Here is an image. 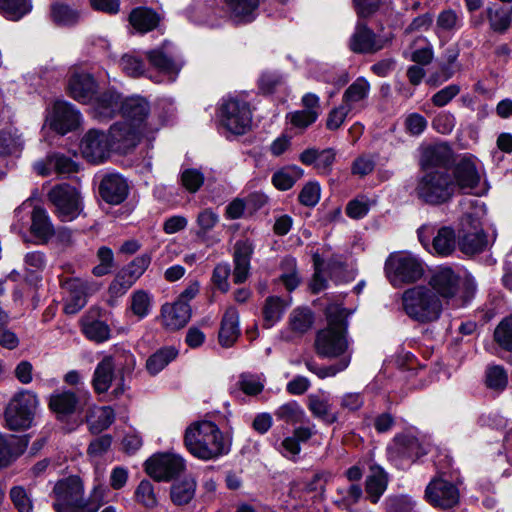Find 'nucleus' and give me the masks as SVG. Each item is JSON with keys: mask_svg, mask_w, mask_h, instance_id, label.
<instances>
[{"mask_svg": "<svg viewBox=\"0 0 512 512\" xmlns=\"http://www.w3.org/2000/svg\"><path fill=\"white\" fill-rule=\"evenodd\" d=\"M184 444L187 450L201 460H212L228 454L230 444L223 432L211 421L192 423L185 430Z\"/></svg>", "mask_w": 512, "mask_h": 512, "instance_id": "nucleus-1", "label": "nucleus"}, {"mask_svg": "<svg viewBox=\"0 0 512 512\" xmlns=\"http://www.w3.org/2000/svg\"><path fill=\"white\" fill-rule=\"evenodd\" d=\"M349 312L338 304H330L326 308L328 325L317 332L314 348L323 358H335L344 355L349 348L347 338Z\"/></svg>", "mask_w": 512, "mask_h": 512, "instance_id": "nucleus-2", "label": "nucleus"}, {"mask_svg": "<svg viewBox=\"0 0 512 512\" xmlns=\"http://www.w3.org/2000/svg\"><path fill=\"white\" fill-rule=\"evenodd\" d=\"M55 502L53 507L56 512H97L102 505L103 489L94 487L89 499L83 497L84 486L77 476L58 481L53 489Z\"/></svg>", "mask_w": 512, "mask_h": 512, "instance_id": "nucleus-3", "label": "nucleus"}, {"mask_svg": "<svg viewBox=\"0 0 512 512\" xmlns=\"http://www.w3.org/2000/svg\"><path fill=\"white\" fill-rule=\"evenodd\" d=\"M402 306L406 315L419 323L436 321L442 312L439 296L423 285L405 290L402 295Z\"/></svg>", "mask_w": 512, "mask_h": 512, "instance_id": "nucleus-4", "label": "nucleus"}, {"mask_svg": "<svg viewBox=\"0 0 512 512\" xmlns=\"http://www.w3.org/2000/svg\"><path fill=\"white\" fill-rule=\"evenodd\" d=\"M416 197L428 205H441L451 200L455 194V185L447 169L427 170L416 180Z\"/></svg>", "mask_w": 512, "mask_h": 512, "instance_id": "nucleus-5", "label": "nucleus"}, {"mask_svg": "<svg viewBox=\"0 0 512 512\" xmlns=\"http://www.w3.org/2000/svg\"><path fill=\"white\" fill-rule=\"evenodd\" d=\"M47 199L53 206V213L62 222L75 220L84 209L80 191L68 183L53 186L47 194Z\"/></svg>", "mask_w": 512, "mask_h": 512, "instance_id": "nucleus-6", "label": "nucleus"}, {"mask_svg": "<svg viewBox=\"0 0 512 512\" xmlns=\"http://www.w3.org/2000/svg\"><path fill=\"white\" fill-rule=\"evenodd\" d=\"M385 273L390 283L398 287L421 279L424 268L422 263L411 254L392 253L386 259Z\"/></svg>", "mask_w": 512, "mask_h": 512, "instance_id": "nucleus-7", "label": "nucleus"}, {"mask_svg": "<svg viewBox=\"0 0 512 512\" xmlns=\"http://www.w3.org/2000/svg\"><path fill=\"white\" fill-rule=\"evenodd\" d=\"M38 405L36 394L21 391L9 402L5 410V420L10 430H23L31 426Z\"/></svg>", "mask_w": 512, "mask_h": 512, "instance_id": "nucleus-8", "label": "nucleus"}, {"mask_svg": "<svg viewBox=\"0 0 512 512\" xmlns=\"http://www.w3.org/2000/svg\"><path fill=\"white\" fill-rule=\"evenodd\" d=\"M150 104L142 96H130V147L143 139L150 140L156 128L150 118Z\"/></svg>", "mask_w": 512, "mask_h": 512, "instance_id": "nucleus-9", "label": "nucleus"}, {"mask_svg": "<svg viewBox=\"0 0 512 512\" xmlns=\"http://www.w3.org/2000/svg\"><path fill=\"white\" fill-rule=\"evenodd\" d=\"M220 121L224 128L235 135H243L250 130L252 112L247 102L229 98L220 108Z\"/></svg>", "mask_w": 512, "mask_h": 512, "instance_id": "nucleus-10", "label": "nucleus"}, {"mask_svg": "<svg viewBox=\"0 0 512 512\" xmlns=\"http://www.w3.org/2000/svg\"><path fill=\"white\" fill-rule=\"evenodd\" d=\"M185 460L176 454H157L146 460L145 471L154 480L170 481L185 470Z\"/></svg>", "mask_w": 512, "mask_h": 512, "instance_id": "nucleus-11", "label": "nucleus"}, {"mask_svg": "<svg viewBox=\"0 0 512 512\" xmlns=\"http://www.w3.org/2000/svg\"><path fill=\"white\" fill-rule=\"evenodd\" d=\"M80 118L79 111L72 104L56 101L46 116V123L58 134L65 135L79 127Z\"/></svg>", "mask_w": 512, "mask_h": 512, "instance_id": "nucleus-12", "label": "nucleus"}, {"mask_svg": "<svg viewBox=\"0 0 512 512\" xmlns=\"http://www.w3.org/2000/svg\"><path fill=\"white\" fill-rule=\"evenodd\" d=\"M61 286L67 293L64 304L66 314L79 312L86 305L88 295L97 290L96 285L79 278H67Z\"/></svg>", "mask_w": 512, "mask_h": 512, "instance_id": "nucleus-13", "label": "nucleus"}, {"mask_svg": "<svg viewBox=\"0 0 512 512\" xmlns=\"http://www.w3.org/2000/svg\"><path fill=\"white\" fill-rule=\"evenodd\" d=\"M463 235L459 239L460 250L473 255L482 252L488 245L487 237L477 218L467 214L462 220Z\"/></svg>", "mask_w": 512, "mask_h": 512, "instance_id": "nucleus-14", "label": "nucleus"}, {"mask_svg": "<svg viewBox=\"0 0 512 512\" xmlns=\"http://www.w3.org/2000/svg\"><path fill=\"white\" fill-rule=\"evenodd\" d=\"M80 150L83 157L91 163L103 162L113 151L108 143V136L96 129L89 130L83 136Z\"/></svg>", "mask_w": 512, "mask_h": 512, "instance_id": "nucleus-15", "label": "nucleus"}, {"mask_svg": "<svg viewBox=\"0 0 512 512\" xmlns=\"http://www.w3.org/2000/svg\"><path fill=\"white\" fill-rule=\"evenodd\" d=\"M425 497L432 506L448 509L458 503L459 491L449 481L434 479L428 484L425 490Z\"/></svg>", "mask_w": 512, "mask_h": 512, "instance_id": "nucleus-16", "label": "nucleus"}, {"mask_svg": "<svg viewBox=\"0 0 512 512\" xmlns=\"http://www.w3.org/2000/svg\"><path fill=\"white\" fill-rule=\"evenodd\" d=\"M33 168L41 176H48L52 172L70 175L78 171L77 163L62 153L48 154L45 159L35 162Z\"/></svg>", "mask_w": 512, "mask_h": 512, "instance_id": "nucleus-17", "label": "nucleus"}, {"mask_svg": "<svg viewBox=\"0 0 512 512\" xmlns=\"http://www.w3.org/2000/svg\"><path fill=\"white\" fill-rule=\"evenodd\" d=\"M453 184L455 190L459 189L464 193H469L476 188L480 182V174L473 160L470 158H462L452 170Z\"/></svg>", "mask_w": 512, "mask_h": 512, "instance_id": "nucleus-18", "label": "nucleus"}, {"mask_svg": "<svg viewBox=\"0 0 512 512\" xmlns=\"http://www.w3.org/2000/svg\"><path fill=\"white\" fill-rule=\"evenodd\" d=\"M94 110L101 119H110L116 114L125 117L126 99L114 89H108L95 99Z\"/></svg>", "mask_w": 512, "mask_h": 512, "instance_id": "nucleus-19", "label": "nucleus"}, {"mask_svg": "<svg viewBox=\"0 0 512 512\" xmlns=\"http://www.w3.org/2000/svg\"><path fill=\"white\" fill-rule=\"evenodd\" d=\"M253 254V246L248 240H238L234 245L232 272L235 284L244 283L250 275V261Z\"/></svg>", "mask_w": 512, "mask_h": 512, "instance_id": "nucleus-20", "label": "nucleus"}, {"mask_svg": "<svg viewBox=\"0 0 512 512\" xmlns=\"http://www.w3.org/2000/svg\"><path fill=\"white\" fill-rule=\"evenodd\" d=\"M384 44V41L378 38L366 24L358 22L349 46L355 53H374L381 50Z\"/></svg>", "mask_w": 512, "mask_h": 512, "instance_id": "nucleus-21", "label": "nucleus"}, {"mask_svg": "<svg viewBox=\"0 0 512 512\" xmlns=\"http://www.w3.org/2000/svg\"><path fill=\"white\" fill-rule=\"evenodd\" d=\"M97 90V84L92 75L75 72L68 81L69 95L80 103H89Z\"/></svg>", "mask_w": 512, "mask_h": 512, "instance_id": "nucleus-22", "label": "nucleus"}, {"mask_svg": "<svg viewBox=\"0 0 512 512\" xmlns=\"http://www.w3.org/2000/svg\"><path fill=\"white\" fill-rule=\"evenodd\" d=\"M422 447L417 438L412 435H398L388 447L389 457L393 460H411L423 454Z\"/></svg>", "mask_w": 512, "mask_h": 512, "instance_id": "nucleus-23", "label": "nucleus"}, {"mask_svg": "<svg viewBox=\"0 0 512 512\" xmlns=\"http://www.w3.org/2000/svg\"><path fill=\"white\" fill-rule=\"evenodd\" d=\"M99 193L102 199L109 204H120L128 193V183L119 174L106 175L99 186Z\"/></svg>", "mask_w": 512, "mask_h": 512, "instance_id": "nucleus-24", "label": "nucleus"}, {"mask_svg": "<svg viewBox=\"0 0 512 512\" xmlns=\"http://www.w3.org/2000/svg\"><path fill=\"white\" fill-rule=\"evenodd\" d=\"M162 323L170 330L184 327L191 317V308L184 301H175L173 304H164L161 309Z\"/></svg>", "mask_w": 512, "mask_h": 512, "instance_id": "nucleus-25", "label": "nucleus"}, {"mask_svg": "<svg viewBox=\"0 0 512 512\" xmlns=\"http://www.w3.org/2000/svg\"><path fill=\"white\" fill-rule=\"evenodd\" d=\"M452 152L446 145L439 144L427 147L420 158L422 172L427 170L446 169L450 164Z\"/></svg>", "mask_w": 512, "mask_h": 512, "instance_id": "nucleus-26", "label": "nucleus"}, {"mask_svg": "<svg viewBox=\"0 0 512 512\" xmlns=\"http://www.w3.org/2000/svg\"><path fill=\"white\" fill-rule=\"evenodd\" d=\"M429 285L443 298H451L458 290L459 277L451 268H441L432 275Z\"/></svg>", "mask_w": 512, "mask_h": 512, "instance_id": "nucleus-27", "label": "nucleus"}, {"mask_svg": "<svg viewBox=\"0 0 512 512\" xmlns=\"http://www.w3.org/2000/svg\"><path fill=\"white\" fill-rule=\"evenodd\" d=\"M240 335L238 311L230 307L226 310L218 334L219 343L222 347H231Z\"/></svg>", "mask_w": 512, "mask_h": 512, "instance_id": "nucleus-28", "label": "nucleus"}, {"mask_svg": "<svg viewBox=\"0 0 512 512\" xmlns=\"http://www.w3.org/2000/svg\"><path fill=\"white\" fill-rule=\"evenodd\" d=\"M28 445L26 436L0 435V468L8 466L13 459L24 452Z\"/></svg>", "mask_w": 512, "mask_h": 512, "instance_id": "nucleus-29", "label": "nucleus"}, {"mask_svg": "<svg viewBox=\"0 0 512 512\" xmlns=\"http://www.w3.org/2000/svg\"><path fill=\"white\" fill-rule=\"evenodd\" d=\"M464 26L461 13L447 8L442 10L436 19L435 31L438 35L453 36Z\"/></svg>", "mask_w": 512, "mask_h": 512, "instance_id": "nucleus-30", "label": "nucleus"}, {"mask_svg": "<svg viewBox=\"0 0 512 512\" xmlns=\"http://www.w3.org/2000/svg\"><path fill=\"white\" fill-rule=\"evenodd\" d=\"M114 362L112 357L106 356L100 361L94 371L92 386L98 394L107 392L114 377Z\"/></svg>", "mask_w": 512, "mask_h": 512, "instance_id": "nucleus-31", "label": "nucleus"}, {"mask_svg": "<svg viewBox=\"0 0 512 512\" xmlns=\"http://www.w3.org/2000/svg\"><path fill=\"white\" fill-rule=\"evenodd\" d=\"M387 475L379 466H372L365 481L367 498L376 504L387 488Z\"/></svg>", "mask_w": 512, "mask_h": 512, "instance_id": "nucleus-32", "label": "nucleus"}, {"mask_svg": "<svg viewBox=\"0 0 512 512\" xmlns=\"http://www.w3.org/2000/svg\"><path fill=\"white\" fill-rule=\"evenodd\" d=\"M115 415L108 406L93 407L86 416L88 429L92 434H99L106 430L114 421Z\"/></svg>", "mask_w": 512, "mask_h": 512, "instance_id": "nucleus-33", "label": "nucleus"}, {"mask_svg": "<svg viewBox=\"0 0 512 512\" xmlns=\"http://www.w3.org/2000/svg\"><path fill=\"white\" fill-rule=\"evenodd\" d=\"M148 59L155 68L169 76L174 81L182 68V64L160 49L151 50L147 54Z\"/></svg>", "mask_w": 512, "mask_h": 512, "instance_id": "nucleus-34", "label": "nucleus"}, {"mask_svg": "<svg viewBox=\"0 0 512 512\" xmlns=\"http://www.w3.org/2000/svg\"><path fill=\"white\" fill-rule=\"evenodd\" d=\"M31 232L37 238L48 241L54 234V226L47 211L42 207H35L31 215Z\"/></svg>", "mask_w": 512, "mask_h": 512, "instance_id": "nucleus-35", "label": "nucleus"}, {"mask_svg": "<svg viewBox=\"0 0 512 512\" xmlns=\"http://www.w3.org/2000/svg\"><path fill=\"white\" fill-rule=\"evenodd\" d=\"M158 23V14L150 8L139 7L130 12V25L140 33H146L155 29Z\"/></svg>", "mask_w": 512, "mask_h": 512, "instance_id": "nucleus-36", "label": "nucleus"}, {"mask_svg": "<svg viewBox=\"0 0 512 512\" xmlns=\"http://www.w3.org/2000/svg\"><path fill=\"white\" fill-rule=\"evenodd\" d=\"M457 246L456 234L451 227H441L432 241V249L439 256L451 255Z\"/></svg>", "mask_w": 512, "mask_h": 512, "instance_id": "nucleus-37", "label": "nucleus"}, {"mask_svg": "<svg viewBox=\"0 0 512 512\" xmlns=\"http://www.w3.org/2000/svg\"><path fill=\"white\" fill-rule=\"evenodd\" d=\"M196 481L193 477H185L182 481L171 486L170 497L175 505L182 506L190 503L195 496Z\"/></svg>", "mask_w": 512, "mask_h": 512, "instance_id": "nucleus-38", "label": "nucleus"}, {"mask_svg": "<svg viewBox=\"0 0 512 512\" xmlns=\"http://www.w3.org/2000/svg\"><path fill=\"white\" fill-rule=\"evenodd\" d=\"M80 402L75 393L63 391L50 397V408L59 415H70L77 411Z\"/></svg>", "mask_w": 512, "mask_h": 512, "instance_id": "nucleus-39", "label": "nucleus"}, {"mask_svg": "<svg viewBox=\"0 0 512 512\" xmlns=\"http://www.w3.org/2000/svg\"><path fill=\"white\" fill-rule=\"evenodd\" d=\"M108 143L114 152L125 154L128 150V120L115 122L109 129Z\"/></svg>", "mask_w": 512, "mask_h": 512, "instance_id": "nucleus-40", "label": "nucleus"}, {"mask_svg": "<svg viewBox=\"0 0 512 512\" xmlns=\"http://www.w3.org/2000/svg\"><path fill=\"white\" fill-rule=\"evenodd\" d=\"M369 92V82L365 78L359 77L345 90L342 102L353 110L357 103L364 101L368 97Z\"/></svg>", "mask_w": 512, "mask_h": 512, "instance_id": "nucleus-41", "label": "nucleus"}, {"mask_svg": "<svg viewBox=\"0 0 512 512\" xmlns=\"http://www.w3.org/2000/svg\"><path fill=\"white\" fill-rule=\"evenodd\" d=\"M153 307V295L143 289L135 290L130 297V310L141 320L147 317Z\"/></svg>", "mask_w": 512, "mask_h": 512, "instance_id": "nucleus-42", "label": "nucleus"}, {"mask_svg": "<svg viewBox=\"0 0 512 512\" xmlns=\"http://www.w3.org/2000/svg\"><path fill=\"white\" fill-rule=\"evenodd\" d=\"M287 304L278 296H270L265 300L263 307V327L270 329L278 322L286 308Z\"/></svg>", "mask_w": 512, "mask_h": 512, "instance_id": "nucleus-43", "label": "nucleus"}, {"mask_svg": "<svg viewBox=\"0 0 512 512\" xmlns=\"http://www.w3.org/2000/svg\"><path fill=\"white\" fill-rule=\"evenodd\" d=\"M231 15L239 21H251L259 6V0H225Z\"/></svg>", "mask_w": 512, "mask_h": 512, "instance_id": "nucleus-44", "label": "nucleus"}, {"mask_svg": "<svg viewBox=\"0 0 512 512\" xmlns=\"http://www.w3.org/2000/svg\"><path fill=\"white\" fill-rule=\"evenodd\" d=\"M308 409L312 415L326 424H333L338 420L337 413L331 411V404L317 395L308 397Z\"/></svg>", "mask_w": 512, "mask_h": 512, "instance_id": "nucleus-45", "label": "nucleus"}, {"mask_svg": "<svg viewBox=\"0 0 512 512\" xmlns=\"http://www.w3.org/2000/svg\"><path fill=\"white\" fill-rule=\"evenodd\" d=\"M178 355V350L174 347H163L152 354L146 362L147 370L150 374H157L163 370Z\"/></svg>", "mask_w": 512, "mask_h": 512, "instance_id": "nucleus-46", "label": "nucleus"}, {"mask_svg": "<svg viewBox=\"0 0 512 512\" xmlns=\"http://www.w3.org/2000/svg\"><path fill=\"white\" fill-rule=\"evenodd\" d=\"M31 8L30 0H0V14L8 20H20Z\"/></svg>", "mask_w": 512, "mask_h": 512, "instance_id": "nucleus-47", "label": "nucleus"}, {"mask_svg": "<svg viewBox=\"0 0 512 512\" xmlns=\"http://www.w3.org/2000/svg\"><path fill=\"white\" fill-rule=\"evenodd\" d=\"M314 316L308 308H296L289 316V327L297 335H303L311 329Z\"/></svg>", "mask_w": 512, "mask_h": 512, "instance_id": "nucleus-48", "label": "nucleus"}, {"mask_svg": "<svg viewBox=\"0 0 512 512\" xmlns=\"http://www.w3.org/2000/svg\"><path fill=\"white\" fill-rule=\"evenodd\" d=\"M350 355H344L336 364L329 366H318L313 360L308 359L305 361L307 369L316 374L320 379L327 377H334L339 372L344 371L350 364Z\"/></svg>", "mask_w": 512, "mask_h": 512, "instance_id": "nucleus-49", "label": "nucleus"}, {"mask_svg": "<svg viewBox=\"0 0 512 512\" xmlns=\"http://www.w3.org/2000/svg\"><path fill=\"white\" fill-rule=\"evenodd\" d=\"M487 18L492 30L504 32L508 29L511 22L512 8L492 6L487 8Z\"/></svg>", "mask_w": 512, "mask_h": 512, "instance_id": "nucleus-50", "label": "nucleus"}, {"mask_svg": "<svg viewBox=\"0 0 512 512\" xmlns=\"http://www.w3.org/2000/svg\"><path fill=\"white\" fill-rule=\"evenodd\" d=\"M79 12L62 2L51 5V18L57 25L69 26L78 22Z\"/></svg>", "mask_w": 512, "mask_h": 512, "instance_id": "nucleus-51", "label": "nucleus"}, {"mask_svg": "<svg viewBox=\"0 0 512 512\" xmlns=\"http://www.w3.org/2000/svg\"><path fill=\"white\" fill-rule=\"evenodd\" d=\"M275 416L288 424L302 423L306 417L304 410L295 401L281 405L275 411Z\"/></svg>", "mask_w": 512, "mask_h": 512, "instance_id": "nucleus-52", "label": "nucleus"}, {"mask_svg": "<svg viewBox=\"0 0 512 512\" xmlns=\"http://www.w3.org/2000/svg\"><path fill=\"white\" fill-rule=\"evenodd\" d=\"M219 216L212 209L206 208L200 211L196 218L197 230L195 235L204 239L206 235L217 225Z\"/></svg>", "mask_w": 512, "mask_h": 512, "instance_id": "nucleus-53", "label": "nucleus"}, {"mask_svg": "<svg viewBox=\"0 0 512 512\" xmlns=\"http://www.w3.org/2000/svg\"><path fill=\"white\" fill-rule=\"evenodd\" d=\"M134 498L137 503L146 507L154 508L157 506L158 500L154 491V486L149 480H142L137 486Z\"/></svg>", "mask_w": 512, "mask_h": 512, "instance_id": "nucleus-54", "label": "nucleus"}, {"mask_svg": "<svg viewBox=\"0 0 512 512\" xmlns=\"http://www.w3.org/2000/svg\"><path fill=\"white\" fill-rule=\"evenodd\" d=\"M281 270L282 274L280 275V281L284 284L287 290H294L300 283L295 259H283L281 262Z\"/></svg>", "mask_w": 512, "mask_h": 512, "instance_id": "nucleus-55", "label": "nucleus"}, {"mask_svg": "<svg viewBox=\"0 0 512 512\" xmlns=\"http://www.w3.org/2000/svg\"><path fill=\"white\" fill-rule=\"evenodd\" d=\"M485 382L488 388L495 391H503L508 384L506 370L500 365L488 367Z\"/></svg>", "mask_w": 512, "mask_h": 512, "instance_id": "nucleus-56", "label": "nucleus"}, {"mask_svg": "<svg viewBox=\"0 0 512 512\" xmlns=\"http://www.w3.org/2000/svg\"><path fill=\"white\" fill-rule=\"evenodd\" d=\"M9 320L8 314L0 309V345L6 349L13 350L18 347L19 338L7 327Z\"/></svg>", "mask_w": 512, "mask_h": 512, "instance_id": "nucleus-57", "label": "nucleus"}, {"mask_svg": "<svg viewBox=\"0 0 512 512\" xmlns=\"http://www.w3.org/2000/svg\"><path fill=\"white\" fill-rule=\"evenodd\" d=\"M82 330L87 338L95 342H103L109 338L110 329L103 321H85Z\"/></svg>", "mask_w": 512, "mask_h": 512, "instance_id": "nucleus-58", "label": "nucleus"}, {"mask_svg": "<svg viewBox=\"0 0 512 512\" xmlns=\"http://www.w3.org/2000/svg\"><path fill=\"white\" fill-rule=\"evenodd\" d=\"M494 339L501 348L512 351V317H507L498 324Z\"/></svg>", "mask_w": 512, "mask_h": 512, "instance_id": "nucleus-59", "label": "nucleus"}, {"mask_svg": "<svg viewBox=\"0 0 512 512\" xmlns=\"http://www.w3.org/2000/svg\"><path fill=\"white\" fill-rule=\"evenodd\" d=\"M231 274L230 264L227 262L218 263L212 272L211 281L215 288L222 293H227L230 289L229 276Z\"/></svg>", "mask_w": 512, "mask_h": 512, "instance_id": "nucleus-60", "label": "nucleus"}, {"mask_svg": "<svg viewBox=\"0 0 512 512\" xmlns=\"http://www.w3.org/2000/svg\"><path fill=\"white\" fill-rule=\"evenodd\" d=\"M203 173L195 168H187L182 171L180 181L182 186L190 193H196L204 183Z\"/></svg>", "mask_w": 512, "mask_h": 512, "instance_id": "nucleus-61", "label": "nucleus"}, {"mask_svg": "<svg viewBox=\"0 0 512 512\" xmlns=\"http://www.w3.org/2000/svg\"><path fill=\"white\" fill-rule=\"evenodd\" d=\"M238 387L247 395L255 396L263 391L264 383L260 376L242 373L237 382Z\"/></svg>", "mask_w": 512, "mask_h": 512, "instance_id": "nucleus-62", "label": "nucleus"}, {"mask_svg": "<svg viewBox=\"0 0 512 512\" xmlns=\"http://www.w3.org/2000/svg\"><path fill=\"white\" fill-rule=\"evenodd\" d=\"M339 496L337 502L345 508L356 504L362 497L363 491L359 484L352 483L347 487L337 490Z\"/></svg>", "mask_w": 512, "mask_h": 512, "instance_id": "nucleus-63", "label": "nucleus"}, {"mask_svg": "<svg viewBox=\"0 0 512 512\" xmlns=\"http://www.w3.org/2000/svg\"><path fill=\"white\" fill-rule=\"evenodd\" d=\"M10 498L18 512H33V503L22 486H14L10 490Z\"/></svg>", "mask_w": 512, "mask_h": 512, "instance_id": "nucleus-64", "label": "nucleus"}]
</instances>
